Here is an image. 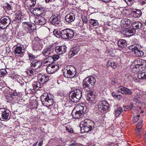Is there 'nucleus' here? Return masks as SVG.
<instances>
[{
	"instance_id": "obj_56",
	"label": "nucleus",
	"mask_w": 146,
	"mask_h": 146,
	"mask_svg": "<svg viewBox=\"0 0 146 146\" xmlns=\"http://www.w3.org/2000/svg\"><path fill=\"white\" fill-rule=\"evenodd\" d=\"M141 95V97L143 98L146 99V92L143 93Z\"/></svg>"
},
{
	"instance_id": "obj_23",
	"label": "nucleus",
	"mask_w": 146,
	"mask_h": 146,
	"mask_svg": "<svg viewBox=\"0 0 146 146\" xmlns=\"http://www.w3.org/2000/svg\"><path fill=\"white\" fill-rule=\"evenodd\" d=\"M65 19L66 21L69 23H70L73 22L75 19L73 14L72 13L67 15L65 16Z\"/></svg>"
},
{
	"instance_id": "obj_43",
	"label": "nucleus",
	"mask_w": 146,
	"mask_h": 146,
	"mask_svg": "<svg viewBox=\"0 0 146 146\" xmlns=\"http://www.w3.org/2000/svg\"><path fill=\"white\" fill-rule=\"evenodd\" d=\"M6 70L5 69L0 70V77H2L7 73Z\"/></svg>"
},
{
	"instance_id": "obj_62",
	"label": "nucleus",
	"mask_w": 146,
	"mask_h": 146,
	"mask_svg": "<svg viewBox=\"0 0 146 146\" xmlns=\"http://www.w3.org/2000/svg\"><path fill=\"white\" fill-rule=\"evenodd\" d=\"M42 141H40L38 144V145L39 146H41L42 145Z\"/></svg>"
},
{
	"instance_id": "obj_57",
	"label": "nucleus",
	"mask_w": 146,
	"mask_h": 146,
	"mask_svg": "<svg viewBox=\"0 0 146 146\" xmlns=\"http://www.w3.org/2000/svg\"><path fill=\"white\" fill-rule=\"evenodd\" d=\"M141 129H139L138 127H136V128L135 129V131L136 132H137L138 133H137L139 135V133H140L141 131Z\"/></svg>"
},
{
	"instance_id": "obj_26",
	"label": "nucleus",
	"mask_w": 146,
	"mask_h": 146,
	"mask_svg": "<svg viewBox=\"0 0 146 146\" xmlns=\"http://www.w3.org/2000/svg\"><path fill=\"white\" fill-rule=\"evenodd\" d=\"M36 0H26L25 5L28 7H31L34 6L36 3Z\"/></svg>"
},
{
	"instance_id": "obj_49",
	"label": "nucleus",
	"mask_w": 146,
	"mask_h": 146,
	"mask_svg": "<svg viewBox=\"0 0 146 146\" xmlns=\"http://www.w3.org/2000/svg\"><path fill=\"white\" fill-rule=\"evenodd\" d=\"M126 3L129 5H131L133 2V0H124Z\"/></svg>"
},
{
	"instance_id": "obj_21",
	"label": "nucleus",
	"mask_w": 146,
	"mask_h": 146,
	"mask_svg": "<svg viewBox=\"0 0 146 146\" xmlns=\"http://www.w3.org/2000/svg\"><path fill=\"white\" fill-rule=\"evenodd\" d=\"M34 11L37 16H40L44 14V8L41 7H35L34 8Z\"/></svg>"
},
{
	"instance_id": "obj_13",
	"label": "nucleus",
	"mask_w": 146,
	"mask_h": 146,
	"mask_svg": "<svg viewBox=\"0 0 146 146\" xmlns=\"http://www.w3.org/2000/svg\"><path fill=\"white\" fill-rule=\"evenodd\" d=\"M60 16L58 15H52L50 17V19L51 23L53 25L58 27L61 25L60 21Z\"/></svg>"
},
{
	"instance_id": "obj_4",
	"label": "nucleus",
	"mask_w": 146,
	"mask_h": 146,
	"mask_svg": "<svg viewBox=\"0 0 146 146\" xmlns=\"http://www.w3.org/2000/svg\"><path fill=\"white\" fill-rule=\"evenodd\" d=\"M41 99L43 105L50 106L53 104V96L50 94H44L41 96Z\"/></svg>"
},
{
	"instance_id": "obj_2",
	"label": "nucleus",
	"mask_w": 146,
	"mask_h": 146,
	"mask_svg": "<svg viewBox=\"0 0 146 146\" xmlns=\"http://www.w3.org/2000/svg\"><path fill=\"white\" fill-rule=\"evenodd\" d=\"M94 126V122L89 119H86L81 121L80 124L81 131L83 132H87L91 131Z\"/></svg>"
},
{
	"instance_id": "obj_39",
	"label": "nucleus",
	"mask_w": 146,
	"mask_h": 146,
	"mask_svg": "<svg viewBox=\"0 0 146 146\" xmlns=\"http://www.w3.org/2000/svg\"><path fill=\"white\" fill-rule=\"evenodd\" d=\"M103 104L102 105L101 104V103H99L98 105V111L101 112H103L106 110H104L103 107L102 106Z\"/></svg>"
},
{
	"instance_id": "obj_14",
	"label": "nucleus",
	"mask_w": 146,
	"mask_h": 146,
	"mask_svg": "<svg viewBox=\"0 0 146 146\" xmlns=\"http://www.w3.org/2000/svg\"><path fill=\"white\" fill-rule=\"evenodd\" d=\"M25 50L23 46H17L16 47L14 53L16 56L22 57L24 54Z\"/></svg>"
},
{
	"instance_id": "obj_10",
	"label": "nucleus",
	"mask_w": 146,
	"mask_h": 146,
	"mask_svg": "<svg viewBox=\"0 0 146 146\" xmlns=\"http://www.w3.org/2000/svg\"><path fill=\"white\" fill-rule=\"evenodd\" d=\"M134 63L135 68H138L141 71L144 70L146 69V63L144 60L138 59L134 61Z\"/></svg>"
},
{
	"instance_id": "obj_17",
	"label": "nucleus",
	"mask_w": 146,
	"mask_h": 146,
	"mask_svg": "<svg viewBox=\"0 0 146 146\" xmlns=\"http://www.w3.org/2000/svg\"><path fill=\"white\" fill-rule=\"evenodd\" d=\"M80 50V47L78 46L73 47L71 48L69 52V56L70 58L72 57L75 54H77Z\"/></svg>"
},
{
	"instance_id": "obj_18",
	"label": "nucleus",
	"mask_w": 146,
	"mask_h": 146,
	"mask_svg": "<svg viewBox=\"0 0 146 146\" xmlns=\"http://www.w3.org/2000/svg\"><path fill=\"white\" fill-rule=\"evenodd\" d=\"M30 66L33 70H36L41 66V62L39 60H35L31 64Z\"/></svg>"
},
{
	"instance_id": "obj_3",
	"label": "nucleus",
	"mask_w": 146,
	"mask_h": 146,
	"mask_svg": "<svg viewBox=\"0 0 146 146\" xmlns=\"http://www.w3.org/2000/svg\"><path fill=\"white\" fill-rule=\"evenodd\" d=\"M63 74L64 76L68 78L74 77L76 74V70L73 66L68 65L63 70Z\"/></svg>"
},
{
	"instance_id": "obj_24",
	"label": "nucleus",
	"mask_w": 146,
	"mask_h": 146,
	"mask_svg": "<svg viewBox=\"0 0 146 146\" xmlns=\"http://www.w3.org/2000/svg\"><path fill=\"white\" fill-rule=\"evenodd\" d=\"M3 8L7 13H12V7L9 4L7 3L5 4L3 6Z\"/></svg>"
},
{
	"instance_id": "obj_52",
	"label": "nucleus",
	"mask_w": 146,
	"mask_h": 146,
	"mask_svg": "<svg viewBox=\"0 0 146 146\" xmlns=\"http://www.w3.org/2000/svg\"><path fill=\"white\" fill-rule=\"evenodd\" d=\"M123 21H125V24H129L130 23V20L128 19H125L123 20Z\"/></svg>"
},
{
	"instance_id": "obj_38",
	"label": "nucleus",
	"mask_w": 146,
	"mask_h": 146,
	"mask_svg": "<svg viewBox=\"0 0 146 146\" xmlns=\"http://www.w3.org/2000/svg\"><path fill=\"white\" fill-rule=\"evenodd\" d=\"M141 96L140 93H137L133 99V101L134 102H137L139 100Z\"/></svg>"
},
{
	"instance_id": "obj_7",
	"label": "nucleus",
	"mask_w": 146,
	"mask_h": 146,
	"mask_svg": "<svg viewBox=\"0 0 146 146\" xmlns=\"http://www.w3.org/2000/svg\"><path fill=\"white\" fill-rule=\"evenodd\" d=\"M62 38L65 39L72 38L74 36V31L69 29H66L62 30Z\"/></svg>"
},
{
	"instance_id": "obj_33",
	"label": "nucleus",
	"mask_w": 146,
	"mask_h": 146,
	"mask_svg": "<svg viewBox=\"0 0 146 146\" xmlns=\"http://www.w3.org/2000/svg\"><path fill=\"white\" fill-rule=\"evenodd\" d=\"M134 53L136 56H142L144 55L143 52L142 51L140 50L139 48L136 51H135Z\"/></svg>"
},
{
	"instance_id": "obj_32",
	"label": "nucleus",
	"mask_w": 146,
	"mask_h": 146,
	"mask_svg": "<svg viewBox=\"0 0 146 146\" xmlns=\"http://www.w3.org/2000/svg\"><path fill=\"white\" fill-rule=\"evenodd\" d=\"M106 66L108 67L110 66L113 68H115L117 66V64L113 62H112L111 61H109L106 64Z\"/></svg>"
},
{
	"instance_id": "obj_58",
	"label": "nucleus",
	"mask_w": 146,
	"mask_h": 146,
	"mask_svg": "<svg viewBox=\"0 0 146 146\" xmlns=\"http://www.w3.org/2000/svg\"><path fill=\"white\" fill-rule=\"evenodd\" d=\"M101 1L104 2L108 3L109 2L110 0H101Z\"/></svg>"
},
{
	"instance_id": "obj_48",
	"label": "nucleus",
	"mask_w": 146,
	"mask_h": 146,
	"mask_svg": "<svg viewBox=\"0 0 146 146\" xmlns=\"http://www.w3.org/2000/svg\"><path fill=\"white\" fill-rule=\"evenodd\" d=\"M20 16H21V15H19L18 16H17L15 18V20L17 22H19L21 21V17Z\"/></svg>"
},
{
	"instance_id": "obj_50",
	"label": "nucleus",
	"mask_w": 146,
	"mask_h": 146,
	"mask_svg": "<svg viewBox=\"0 0 146 146\" xmlns=\"http://www.w3.org/2000/svg\"><path fill=\"white\" fill-rule=\"evenodd\" d=\"M142 121L139 122L137 125V127H138L139 129H141L142 126Z\"/></svg>"
},
{
	"instance_id": "obj_29",
	"label": "nucleus",
	"mask_w": 146,
	"mask_h": 146,
	"mask_svg": "<svg viewBox=\"0 0 146 146\" xmlns=\"http://www.w3.org/2000/svg\"><path fill=\"white\" fill-rule=\"evenodd\" d=\"M139 45L135 44L129 46V48L130 50L132 51L134 53L135 51H136L139 48Z\"/></svg>"
},
{
	"instance_id": "obj_30",
	"label": "nucleus",
	"mask_w": 146,
	"mask_h": 146,
	"mask_svg": "<svg viewBox=\"0 0 146 146\" xmlns=\"http://www.w3.org/2000/svg\"><path fill=\"white\" fill-rule=\"evenodd\" d=\"M53 34L57 38H62V30L61 31L54 30L53 32Z\"/></svg>"
},
{
	"instance_id": "obj_44",
	"label": "nucleus",
	"mask_w": 146,
	"mask_h": 146,
	"mask_svg": "<svg viewBox=\"0 0 146 146\" xmlns=\"http://www.w3.org/2000/svg\"><path fill=\"white\" fill-rule=\"evenodd\" d=\"M125 88L121 86H120L118 87V91L123 94Z\"/></svg>"
},
{
	"instance_id": "obj_46",
	"label": "nucleus",
	"mask_w": 146,
	"mask_h": 146,
	"mask_svg": "<svg viewBox=\"0 0 146 146\" xmlns=\"http://www.w3.org/2000/svg\"><path fill=\"white\" fill-rule=\"evenodd\" d=\"M66 130L69 132L72 133H73V130L72 128L70 126H68L66 127Z\"/></svg>"
},
{
	"instance_id": "obj_6",
	"label": "nucleus",
	"mask_w": 146,
	"mask_h": 146,
	"mask_svg": "<svg viewBox=\"0 0 146 146\" xmlns=\"http://www.w3.org/2000/svg\"><path fill=\"white\" fill-rule=\"evenodd\" d=\"M79 110L75 111L73 110L72 113L71 115L75 119H79L82 116L86 111V107L85 106H79Z\"/></svg>"
},
{
	"instance_id": "obj_1",
	"label": "nucleus",
	"mask_w": 146,
	"mask_h": 146,
	"mask_svg": "<svg viewBox=\"0 0 146 146\" xmlns=\"http://www.w3.org/2000/svg\"><path fill=\"white\" fill-rule=\"evenodd\" d=\"M96 82V79L94 77H87L83 81V88L87 92L92 91L94 86Z\"/></svg>"
},
{
	"instance_id": "obj_31",
	"label": "nucleus",
	"mask_w": 146,
	"mask_h": 146,
	"mask_svg": "<svg viewBox=\"0 0 146 146\" xmlns=\"http://www.w3.org/2000/svg\"><path fill=\"white\" fill-rule=\"evenodd\" d=\"M102 105L104 104L102 106L103 107L104 110H106L109 106V105L108 102L106 101H103L100 102Z\"/></svg>"
},
{
	"instance_id": "obj_59",
	"label": "nucleus",
	"mask_w": 146,
	"mask_h": 146,
	"mask_svg": "<svg viewBox=\"0 0 146 146\" xmlns=\"http://www.w3.org/2000/svg\"><path fill=\"white\" fill-rule=\"evenodd\" d=\"M116 97L119 100H120L121 98V96L120 95H117Z\"/></svg>"
},
{
	"instance_id": "obj_20",
	"label": "nucleus",
	"mask_w": 146,
	"mask_h": 146,
	"mask_svg": "<svg viewBox=\"0 0 146 146\" xmlns=\"http://www.w3.org/2000/svg\"><path fill=\"white\" fill-rule=\"evenodd\" d=\"M35 22V23L37 25H42L45 24L46 21L45 18L40 16L36 18Z\"/></svg>"
},
{
	"instance_id": "obj_25",
	"label": "nucleus",
	"mask_w": 146,
	"mask_h": 146,
	"mask_svg": "<svg viewBox=\"0 0 146 146\" xmlns=\"http://www.w3.org/2000/svg\"><path fill=\"white\" fill-rule=\"evenodd\" d=\"M118 46L119 48H125L127 46L126 40L124 39H120L118 41L117 43Z\"/></svg>"
},
{
	"instance_id": "obj_27",
	"label": "nucleus",
	"mask_w": 146,
	"mask_h": 146,
	"mask_svg": "<svg viewBox=\"0 0 146 146\" xmlns=\"http://www.w3.org/2000/svg\"><path fill=\"white\" fill-rule=\"evenodd\" d=\"M132 25V27L135 29H140L142 27V24L140 22L136 21L133 23Z\"/></svg>"
},
{
	"instance_id": "obj_60",
	"label": "nucleus",
	"mask_w": 146,
	"mask_h": 146,
	"mask_svg": "<svg viewBox=\"0 0 146 146\" xmlns=\"http://www.w3.org/2000/svg\"><path fill=\"white\" fill-rule=\"evenodd\" d=\"M138 120V119H136V118L135 117L133 119V121L134 123H135L137 122V120Z\"/></svg>"
},
{
	"instance_id": "obj_64",
	"label": "nucleus",
	"mask_w": 146,
	"mask_h": 146,
	"mask_svg": "<svg viewBox=\"0 0 146 146\" xmlns=\"http://www.w3.org/2000/svg\"><path fill=\"white\" fill-rule=\"evenodd\" d=\"M144 137L145 139V140L146 142V132H145V134L144 135Z\"/></svg>"
},
{
	"instance_id": "obj_22",
	"label": "nucleus",
	"mask_w": 146,
	"mask_h": 146,
	"mask_svg": "<svg viewBox=\"0 0 146 146\" xmlns=\"http://www.w3.org/2000/svg\"><path fill=\"white\" fill-rule=\"evenodd\" d=\"M89 92H90L87 94V96H86V99L89 103H91L95 99V95L92 90Z\"/></svg>"
},
{
	"instance_id": "obj_16",
	"label": "nucleus",
	"mask_w": 146,
	"mask_h": 146,
	"mask_svg": "<svg viewBox=\"0 0 146 146\" xmlns=\"http://www.w3.org/2000/svg\"><path fill=\"white\" fill-rule=\"evenodd\" d=\"M37 78L38 81L40 82L42 84L47 82L49 80V77L44 74H39Z\"/></svg>"
},
{
	"instance_id": "obj_53",
	"label": "nucleus",
	"mask_w": 146,
	"mask_h": 146,
	"mask_svg": "<svg viewBox=\"0 0 146 146\" xmlns=\"http://www.w3.org/2000/svg\"><path fill=\"white\" fill-rule=\"evenodd\" d=\"M33 72L32 70H29L27 72V73L28 75L29 76H31V74H33Z\"/></svg>"
},
{
	"instance_id": "obj_63",
	"label": "nucleus",
	"mask_w": 146,
	"mask_h": 146,
	"mask_svg": "<svg viewBox=\"0 0 146 146\" xmlns=\"http://www.w3.org/2000/svg\"><path fill=\"white\" fill-rule=\"evenodd\" d=\"M38 143V141H37L33 145V146H36V145H37V143Z\"/></svg>"
},
{
	"instance_id": "obj_61",
	"label": "nucleus",
	"mask_w": 146,
	"mask_h": 146,
	"mask_svg": "<svg viewBox=\"0 0 146 146\" xmlns=\"http://www.w3.org/2000/svg\"><path fill=\"white\" fill-rule=\"evenodd\" d=\"M14 93H12L9 96H11V97L13 99H14V98L13 97L14 96Z\"/></svg>"
},
{
	"instance_id": "obj_12",
	"label": "nucleus",
	"mask_w": 146,
	"mask_h": 146,
	"mask_svg": "<svg viewBox=\"0 0 146 146\" xmlns=\"http://www.w3.org/2000/svg\"><path fill=\"white\" fill-rule=\"evenodd\" d=\"M60 67L59 64H48V66L46 68V70L48 74H52L57 70Z\"/></svg>"
},
{
	"instance_id": "obj_41",
	"label": "nucleus",
	"mask_w": 146,
	"mask_h": 146,
	"mask_svg": "<svg viewBox=\"0 0 146 146\" xmlns=\"http://www.w3.org/2000/svg\"><path fill=\"white\" fill-rule=\"evenodd\" d=\"M27 54L29 56V60L32 61L34 60L35 58V56L34 55L32 54L31 53L29 52H28Z\"/></svg>"
},
{
	"instance_id": "obj_54",
	"label": "nucleus",
	"mask_w": 146,
	"mask_h": 146,
	"mask_svg": "<svg viewBox=\"0 0 146 146\" xmlns=\"http://www.w3.org/2000/svg\"><path fill=\"white\" fill-rule=\"evenodd\" d=\"M135 11L139 15V16L140 17L141 16L142 13L140 10H137Z\"/></svg>"
},
{
	"instance_id": "obj_19",
	"label": "nucleus",
	"mask_w": 146,
	"mask_h": 146,
	"mask_svg": "<svg viewBox=\"0 0 146 146\" xmlns=\"http://www.w3.org/2000/svg\"><path fill=\"white\" fill-rule=\"evenodd\" d=\"M52 46H49L43 50L42 54L45 56H50L49 55H50L52 53Z\"/></svg>"
},
{
	"instance_id": "obj_9",
	"label": "nucleus",
	"mask_w": 146,
	"mask_h": 146,
	"mask_svg": "<svg viewBox=\"0 0 146 146\" xmlns=\"http://www.w3.org/2000/svg\"><path fill=\"white\" fill-rule=\"evenodd\" d=\"M22 26L26 31L29 33L33 32L36 29L35 25L28 22H23L22 23Z\"/></svg>"
},
{
	"instance_id": "obj_55",
	"label": "nucleus",
	"mask_w": 146,
	"mask_h": 146,
	"mask_svg": "<svg viewBox=\"0 0 146 146\" xmlns=\"http://www.w3.org/2000/svg\"><path fill=\"white\" fill-rule=\"evenodd\" d=\"M69 146H80L79 144H78L76 143H74L72 144H70Z\"/></svg>"
},
{
	"instance_id": "obj_5",
	"label": "nucleus",
	"mask_w": 146,
	"mask_h": 146,
	"mask_svg": "<svg viewBox=\"0 0 146 146\" xmlns=\"http://www.w3.org/2000/svg\"><path fill=\"white\" fill-rule=\"evenodd\" d=\"M82 96V92L79 89H76L73 91L70 94L69 97L73 102H77Z\"/></svg>"
},
{
	"instance_id": "obj_47",
	"label": "nucleus",
	"mask_w": 146,
	"mask_h": 146,
	"mask_svg": "<svg viewBox=\"0 0 146 146\" xmlns=\"http://www.w3.org/2000/svg\"><path fill=\"white\" fill-rule=\"evenodd\" d=\"M83 22L84 23H87L88 22V19L84 15H82V16Z\"/></svg>"
},
{
	"instance_id": "obj_11",
	"label": "nucleus",
	"mask_w": 146,
	"mask_h": 146,
	"mask_svg": "<svg viewBox=\"0 0 146 146\" xmlns=\"http://www.w3.org/2000/svg\"><path fill=\"white\" fill-rule=\"evenodd\" d=\"M11 20L9 17L4 16L0 19V28L4 29L7 27L10 24Z\"/></svg>"
},
{
	"instance_id": "obj_37",
	"label": "nucleus",
	"mask_w": 146,
	"mask_h": 146,
	"mask_svg": "<svg viewBox=\"0 0 146 146\" xmlns=\"http://www.w3.org/2000/svg\"><path fill=\"white\" fill-rule=\"evenodd\" d=\"M123 110L121 108L119 107L117 110L115 111V115L117 116H119L122 112Z\"/></svg>"
},
{
	"instance_id": "obj_51",
	"label": "nucleus",
	"mask_w": 146,
	"mask_h": 146,
	"mask_svg": "<svg viewBox=\"0 0 146 146\" xmlns=\"http://www.w3.org/2000/svg\"><path fill=\"white\" fill-rule=\"evenodd\" d=\"M48 61L47 60H44L41 62V65L42 64L43 66H46L47 65V64H48Z\"/></svg>"
},
{
	"instance_id": "obj_35",
	"label": "nucleus",
	"mask_w": 146,
	"mask_h": 146,
	"mask_svg": "<svg viewBox=\"0 0 146 146\" xmlns=\"http://www.w3.org/2000/svg\"><path fill=\"white\" fill-rule=\"evenodd\" d=\"M59 58V55L57 54H55L54 55H53V56H49L47 58H46L47 60H49L52 59L54 61H56Z\"/></svg>"
},
{
	"instance_id": "obj_42",
	"label": "nucleus",
	"mask_w": 146,
	"mask_h": 146,
	"mask_svg": "<svg viewBox=\"0 0 146 146\" xmlns=\"http://www.w3.org/2000/svg\"><path fill=\"white\" fill-rule=\"evenodd\" d=\"M133 107V104L132 103H131L129 106H125V111H127V110H131L132 109Z\"/></svg>"
},
{
	"instance_id": "obj_28",
	"label": "nucleus",
	"mask_w": 146,
	"mask_h": 146,
	"mask_svg": "<svg viewBox=\"0 0 146 146\" xmlns=\"http://www.w3.org/2000/svg\"><path fill=\"white\" fill-rule=\"evenodd\" d=\"M41 83L40 82H35L33 85V89L38 90L41 87Z\"/></svg>"
},
{
	"instance_id": "obj_40",
	"label": "nucleus",
	"mask_w": 146,
	"mask_h": 146,
	"mask_svg": "<svg viewBox=\"0 0 146 146\" xmlns=\"http://www.w3.org/2000/svg\"><path fill=\"white\" fill-rule=\"evenodd\" d=\"M132 93V91L130 89L125 87L123 94L129 95H131Z\"/></svg>"
},
{
	"instance_id": "obj_8",
	"label": "nucleus",
	"mask_w": 146,
	"mask_h": 146,
	"mask_svg": "<svg viewBox=\"0 0 146 146\" xmlns=\"http://www.w3.org/2000/svg\"><path fill=\"white\" fill-rule=\"evenodd\" d=\"M11 112L8 110L1 108H0V119L2 120H8L11 117Z\"/></svg>"
},
{
	"instance_id": "obj_34",
	"label": "nucleus",
	"mask_w": 146,
	"mask_h": 146,
	"mask_svg": "<svg viewBox=\"0 0 146 146\" xmlns=\"http://www.w3.org/2000/svg\"><path fill=\"white\" fill-rule=\"evenodd\" d=\"M137 77L141 79H146V72H142L138 74Z\"/></svg>"
},
{
	"instance_id": "obj_15",
	"label": "nucleus",
	"mask_w": 146,
	"mask_h": 146,
	"mask_svg": "<svg viewBox=\"0 0 146 146\" xmlns=\"http://www.w3.org/2000/svg\"><path fill=\"white\" fill-rule=\"evenodd\" d=\"M67 47L64 45L56 46L55 51L56 53L59 54H62L64 53L66 51Z\"/></svg>"
},
{
	"instance_id": "obj_45",
	"label": "nucleus",
	"mask_w": 146,
	"mask_h": 146,
	"mask_svg": "<svg viewBox=\"0 0 146 146\" xmlns=\"http://www.w3.org/2000/svg\"><path fill=\"white\" fill-rule=\"evenodd\" d=\"M132 16L135 18H138L140 17L139 15L135 11H133L131 13Z\"/></svg>"
},
{
	"instance_id": "obj_36",
	"label": "nucleus",
	"mask_w": 146,
	"mask_h": 146,
	"mask_svg": "<svg viewBox=\"0 0 146 146\" xmlns=\"http://www.w3.org/2000/svg\"><path fill=\"white\" fill-rule=\"evenodd\" d=\"M90 24L93 26H96L98 24V22L97 20L93 19H91L89 20Z\"/></svg>"
}]
</instances>
